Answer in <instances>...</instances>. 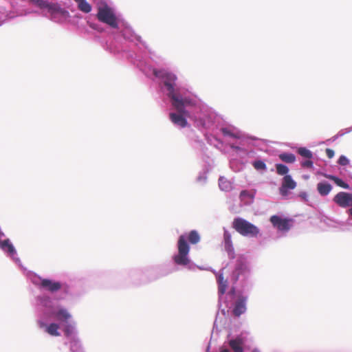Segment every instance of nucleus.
Returning a JSON list of instances; mask_svg holds the SVG:
<instances>
[{
    "label": "nucleus",
    "instance_id": "c85d7f7f",
    "mask_svg": "<svg viewBox=\"0 0 352 352\" xmlns=\"http://www.w3.org/2000/svg\"><path fill=\"white\" fill-rule=\"evenodd\" d=\"M223 133L224 135H229V136H231V137H233V138H239V136L233 134L232 133H231L230 131H229L228 130H227L226 129H223Z\"/></svg>",
    "mask_w": 352,
    "mask_h": 352
},
{
    "label": "nucleus",
    "instance_id": "2f4dec72",
    "mask_svg": "<svg viewBox=\"0 0 352 352\" xmlns=\"http://www.w3.org/2000/svg\"><path fill=\"white\" fill-rule=\"evenodd\" d=\"M252 352H259V351L256 350V349H254L253 350Z\"/></svg>",
    "mask_w": 352,
    "mask_h": 352
},
{
    "label": "nucleus",
    "instance_id": "0eeeda50",
    "mask_svg": "<svg viewBox=\"0 0 352 352\" xmlns=\"http://www.w3.org/2000/svg\"><path fill=\"white\" fill-rule=\"evenodd\" d=\"M111 28H118L120 29L123 37L125 39L131 40L133 37V34L131 32V29L127 26V25L121 19L118 18L112 12H111Z\"/></svg>",
    "mask_w": 352,
    "mask_h": 352
},
{
    "label": "nucleus",
    "instance_id": "ddd939ff",
    "mask_svg": "<svg viewBox=\"0 0 352 352\" xmlns=\"http://www.w3.org/2000/svg\"><path fill=\"white\" fill-rule=\"evenodd\" d=\"M185 111L187 112V113H180L178 111V114L175 113H170L169 114V118H170V120H171V122L180 126V127H186L188 124V122L186 120V119L184 118V116H188L189 115V113L185 109Z\"/></svg>",
    "mask_w": 352,
    "mask_h": 352
},
{
    "label": "nucleus",
    "instance_id": "9d476101",
    "mask_svg": "<svg viewBox=\"0 0 352 352\" xmlns=\"http://www.w3.org/2000/svg\"><path fill=\"white\" fill-rule=\"evenodd\" d=\"M97 16L100 21L110 25V7L106 3H100Z\"/></svg>",
    "mask_w": 352,
    "mask_h": 352
},
{
    "label": "nucleus",
    "instance_id": "7c9ffc66",
    "mask_svg": "<svg viewBox=\"0 0 352 352\" xmlns=\"http://www.w3.org/2000/svg\"><path fill=\"white\" fill-rule=\"evenodd\" d=\"M221 352H230V351L228 349H225L221 350Z\"/></svg>",
    "mask_w": 352,
    "mask_h": 352
},
{
    "label": "nucleus",
    "instance_id": "a878e982",
    "mask_svg": "<svg viewBox=\"0 0 352 352\" xmlns=\"http://www.w3.org/2000/svg\"><path fill=\"white\" fill-rule=\"evenodd\" d=\"M338 164L341 166H346L349 164V160L346 157L341 155L338 160Z\"/></svg>",
    "mask_w": 352,
    "mask_h": 352
},
{
    "label": "nucleus",
    "instance_id": "f3484780",
    "mask_svg": "<svg viewBox=\"0 0 352 352\" xmlns=\"http://www.w3.org/2000/svg\"><path fill=\"white\" fill-rule=\"evenodd\" d=\"M325 178L333 181L337 186L344 189H349V185L342 180L340 178L333 175L324 174Z\"/></svg>",
    "mask_w": 352,
    "mask_h": 352
},
{
    "label": "nucleus",
    "instance_id": "f8f14e48",
    "mask_svg": "<svg viewBox=\"0 0 352 352\" xmlns=\"http://www.w3.org/2000/svg\"><path fill=\"white\" fill-rule=\"evenodd\" d=\"M247 297L244 296H239L234 303L232 313L235 316H240L246 311Z\"/></svg>",
    "mask_w": 352,
    "mask_h": 352
},
{
    "label": "nucleus",
    "instance_id": "dca6fc26",
    "mask_svg": "<svg viewBox=\"0 0 352 352\" xmlns=\"http://www.w3.org/2000/svg\"><path fill=\"white\" fill-rule=\"evenodd\" d=\"M332 186L327 182H320L317 185V190L321 196L327 195L331 190Z\"/></svg>",
    "mask_w": 352,
    "mask_h": 352
},
{
    "label": "nucleus",
    "instance_id": "a211bd4d",
    "mask_svg": "<svg viewBox=\"0 0 352 352\" xmlns=\"http://www.w3.org/2000/svg\"><path fill=\"white\" fill-rule=\"evenodd\" d=\"M217 282L219 284V293L221 295L224 294L228 286V281L224 279L223 274H219L217 276Z\"/></svg>",
    "mask_w": 352,
    "mask_h": 352
},
{
    "label": "nucleus",
    "instance_id": "aec40b11",
    "mask_svg": "<svg viewBox=\"0 0 352 352\" xmlns=\"http://www.w3.org/2000/svg\"><path fill=\"white\" fill-rule=\"evenodd\" d=\"M219 188L223 191H229L232 189V184L223 177L219 179Z\"/></svg>",
    "mask_w": 352,
    "mask_h": 352
},
{
    "label": "nucleus",
    "instance_id": "2eb2a0df",
    "mask_svg": "<svg viewBox=\"0 0 352 352\" xmlns=\"http://www.w3.org/2000/svg\"><path fill=\"white\" fill-rule=\"evenodd\" d=\"M243 341L241 338H236L229 341V346L234 352H243Z\"/></svg>",
    "mask_w": 352,
    "mask_h": 352
},
{
    "label": "nucleus",
    "instance_id": "6e6552de",
    "mask_svg": "<svg viewBox=\"0 0 352 352\" xmlns=\"http://www.w3.org/2000/svg\"><path fill=\"white\" fill-rule=\"evenodd\" d=\"M333 201L342 208L352 206V193L340 192L333 197Z\"/></svg>",
    "mask_w": 352,
    "mask_h": 352
},
{
    "label": "nucleus",
    "instance_id": "393cba45",
    "mask_svg": "<svg viewBox=\"0 0 352 352\" xmlns=\"http://www.w3.org/2000/svg\"><path fill=\"white\" fill-rule=\"evenodd\" d=\"M253 166L256 170H265L266 169L265 164L261 160L255 161L253 163Z\"/></svg>",
    "mask_w": 352,
    "mask_h": 352
},
{
    "label": "nucleus",
    "instance_id": "4be33fe9",
    "mask_svg": "<svg viewBox=\"0 0 352 352\" xmlns=\"http://www.w3.org/2000/svg\"><path fill=\"white\" fill-rule=\"evenodd\" d=\"M224 242H225V248L228 252H233V247L232 243L231 236L229 233H224Z\"/></svg>",
    "mask_w": 352,
    "mask_h": 352
},
{
    "label": "nucleus",
    "instance_id": "1a4fd4ad",
    "mask_svg": "<svg viewBox=\"0 0 352 352\" xmlns=\"http://www.w3.org/2000/svg\"><path fill=\"white\" fill-rule=\"evenodd\" d=\"M270 222L274 227L280 231H287L290 228L289 220L282 219L279 216L273 215L270 217Z\"/></svg>",
    "mask_w": 352,
    "mask_h": 352
},
{
    "label": "nucleus",
    "instance_id": "412c9836",
    "mask_svg": "<svg viewBox=\"0 0 352 352\" xmlns=\"http://www.w3.org/2000/svg\"><path fill=\"white\" fill-rule=\"evenodd\" d=\"M278 157L283 162L286 163H293L296 160V157L292 153H283Z\"/></svg>",
    "mask_w": 352,
    "mask_h": 352
},
{
    "label": "nucleus",
    "instance_id": "7ed1b4c3",
    "mask_svg": "<svg viewBox=\"0 0 352 352\" xmlns=\"http://www.w3.org/2000/svg\"><path fill=\"white\" fill-rule=\"evenodd\" d=\"M187 239L192 244H197L200 241V235L196 230H191L188 235L182 234L179 236L177 241L178 253L175 254L173 259L178 265L186 266L190 263L188 257L190 246Z\"/></svg>",
    "mask_w": 352,
    "mask_h": 352
},
{
    "label": "nucleus",
    "instance_id": "9b49d317",
    "mask_svg": "<svg viewBox=\"0 0 352 352\" xmlns=\"http://www.w3.org/2000/svg\"><path fill=\"white\" fill-rule=\"evenodd\" d=\"M296 183L293 180L291 175H286L283 179V182L280 188V193L283 196L288 195L289 190H293L296 188Z\"/></svg>",
    "mask_w": 352,
    "mask_h": 352
},
{
    "label": "nucleus",
    "instance_id": "4468645a",
    "mask_svg": "<svg viewBox=\"0 0 352 352\" xmlns=\"http://www.w3.org/2000/svg\"><path fill=\"white\" fill-rule=\"evenodd\" d=\"M79 11L84 14H89L92 10V6L87 0H74Z\"/></svg>",
    "mask_w": 352,
    "mask_h": 352
},
{
    "label": "nucleus",
    "instance_id": "bb28decb",
    "mask_svg": "<svg viewBox=\"0 0 352 352\" xmlns=\"http://www.w3.org/2000/svg\"><path fill=\"white\" fill-rule=\"evenodd\" d=\"M301 166L304 168H312L313 162L309 160V159L308 160L302 162L301 164Z\"/></svg>",
    "mask_w": 352,
    "mask_h": 352
},
{
    "label": "nucleus",
    "instance_id": "c756f323",
    "mask_svg": "<svg viewBox=\"0 0 352 352\" xmlns=\"http://www.w3.org/2000/svg\"><path fill=\"white\" fill-rule=\"evenodd\" d=\"M243 267H245V266L242 263L239 264V266H237V267L235 270V273H236L237 276H239L241 273V271Z\"/></svg>",
    "mask_w": 352,
    "mask_h": 352
},
{
    "label": "nucleus",
    "instance_id": "423d86ee",
    "mask_svg": "<svg viewBox=\"0 0 352 352\" xmlns=\"http://www.w3.org/2000/svg\"><path fill=\"white\" fill-rule=\"evenodd\" d=\"M232 228L241 235L257 237L260 234L259 228L248 221L237 217L232 222Z\"/></svg>",
    "mask_w": 352,
    "mask_h": 352
},
{
    "label": "nucleus",
    "instance_id": "20e7f679",
    "mask_svg": "<svg viewBox=\"0 0 352 352\" xmlns=\"http://www.w3.org/2000/svg\"><path fill=\"white\" fill-rule=\"evenodd\" d=\"M32 2L41 8L45 16L55 23H64L70 17L69 12L57 3H50L45 0H32Z\"/></svg>",
    "mask_w": 352,
    "mask_h": 352
},
{
    "label": "nucleus",
    "instance_id": "f257e3e1",
    "mask_svg": "<svg viewBox=\"0 0 352 352\" xmlns=\"http://www.w3.org/2000/svg\"><path fill=\"white\" fill-rule=\"evenodd\" d=\"M34 307L37 313V326L44 333L53 337L60 336L62 326L67 340L77 337L76 322L72 314L49 294L36 296Z\"/></svg>",
    "mask_w": 352,
    "mask_h": 352
},
{
    "label": "nucleus",
    "instance_id": "39448f33",
    "mask_svg": "<svg viewBox=\"0 0 352 352\" xmlns=\"http://www.w3.org/2000/svg\"><path fill=\"white\" fill-rule=\"evenodd\" d=\"M30 279L32 284L40 290L47 291L51 294H54L60 289H63L65 293L68 292V287H65L60 281L51 278H43L35 274H31Z\"/></svg>",
    "mask_w": 352,
    "mask_h": 352
},
{
    "label": "nucleus",
    "instance_id": "f03ea898",
    "mask_svg": "<svg viewBox=\"0 0 352 352\" xmlns=\"http://www.w3.org/2000/svg\"><path fill=\"white\" fill-rule=\"evenodd\" d=\"M153 74L156 77L164 80V85L168 91V96L172 100V105L180 113H187L185 107L195 105L194 101L188 97H183L178 90H175V82L177 77L175 74L165 70H154Z\"/></svg>",
    "mask_w": 352,
    "mask_h": 352
},
{
    "label": "nucleus",
    "instance_id": "b1692460",
    "mask_svg": "<svg viewBox=\"0 0 352 352\" xmlns=\"http://www.w3.org/2000/svg\"><path fill=\"white\" fill-rule=\"evenodd\" d=\"M298 153L302 157H304L307 159H311L313 156L312 153L307 148L305 147H300L298 149Z\"/></svg>",
    "mask_w": 352,
    "mask_h": 352
},
{
    "label": "nucleus",
    "instance_id": "6ab92c4d",
    "mask_svg": "<svg viewBox=\"0 0 352 352\" xmlns=\"http://www.w3.org/2000/svg\"><path fill=\"white\" fill-rule=\"evenodd\" d=\"M69 340V348L71 352H81L82 347L77 337L68 339Z\"/></svg>",
    "mask_w": 352,
    "mask_h": 352
},
{
    "label": "nucleus",
    "instance_id": "5701e85b",
    "mask_svg": "<svg viewBox=\"0 0 352 352\" xmlns=\"http://www.w3.org/2000/svg\"><path fill=\"white\" fill-rule=\"evenodd\" d=\"M276 173L280 175H286L289 171L287 166L282 164H276Z\"/></svg>",
    "mask_w": 352,
    "mask_h": 352
},
{
    "label": "nucleus",
    "instance_id": "cd10ccee",
    "mask_svg": "<svg viewBox=\"0 0 352 352\" xmlns=\"http://www.w3.org/2000/svg\"><path fill=\"white\" fill-rule=\"evenodd\" d=\"M325 153L328 158L331 159L334 156V151L331 148H327Z\"/></svg>",
    "mask_w": 352,
    "mask_h": 352
}]
</instances>
